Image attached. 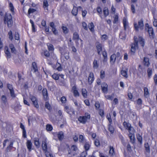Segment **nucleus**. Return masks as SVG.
Instances as JSON below:
<instances>
[{
	"mask_svg": "<svg viewBox=\"0 0 157 157\" xmlns=\"http://www.w3.org/2000/svg\"><path fill=\"white\" fill-rule=\"evenodd\" d=\"M139 41L140 44L143 47H144L145 44L144 39L141 36H139Z\"/></svg>",
	"mask_w": 157,
	"mask_h": 157,
	"instance_id": "20",
	"label": "nucleus"
},
{
	"mask_svg": "<svg viewBox=\"0 0 157 157\" xmlns=\"http://www.w3.org/2000/svg\"><path fill=\"white\" fill-rule=\"evenodd\" d=\"M96 47L98 54L99 55H100V52L102 51V44L99 42L97 43Z\"/></svg>",
	"mask_w": 157,
	"mask_h": 157,
	"instance_id": "10",
	"label": "nucleus"
},
{
	"mask_svg": "<svg viewBox=\"0 0 157 157\" xmlns=\"http://www.w3.org/2000/svg\"><path fill=\"white\" fill-rule=\"evenodd\" d=\"M113 95L112 94L111 95H108L105 96L106 98L108 99L112 100L113 98Z\"/></svg>",
	"mask_w": 157,
	"mask_h": 157,
	"instance_id": "54",
	"label": "nucleus"
},
{
	"mask_svg": "<svg viewBox=\"0 0 157 157\" xmlns=\"http://www.w3.org/2000/svg\"><path fill=\"white\" fill-rule=\"evenodd\" d=\"M104 14L105 17H107L109 15V10L107 8L105 7L103 10Z\"/></svg>",
	"mask_w": 157,
	"mask_h": 157,
	"instance_id": "29",
	"label": "nucleus"
},
{
	"mask_svg": "<svg viewBox=\"0 0 157 157\" xmlns=\"http://www.w3.org/2000/svg\"><path fill=\"white\" fill-rule=\"evenodd\" d=\"M82 27L84 28V29L85 30H88V28L87 27L86 24L85 22H83L82 23Z\"/></svg>",
	"mask_w": 157,
	"mask_h": 157,
	"instance_id": "57",
	"label": "nucleus"
},
{
	"mask_svg": "<svg viewBox=\"0 0 157 157\" xmlns=\"http://www.w3.org/2000/svg\"><path fill=\"white\" fill-rule=\"evenodd\" d=\"M32 145V143L31 140H27L26 145L27 149L29 151H30L31 150Z\"/></svg>",
	"mask_w": 157,
	"mask_h": 157,
	"instance_id": "13",
	"label": "nucleus"
},
{
	"mask_svg": "<svg viewBox=\"0 0 157 157\" xmlns=\"http://www.w3.org/2000/svg\"><path fill=\"white\" fill-rule=\"evenodd\" d=\"M123 125L127 129L131 126V125L129 123H127L125 121L124 122Z\"/></svg>",
	"mask_w": 157,
	"mask_h": 157,
	"instance_id": "36",
	"label": "nucleus"
},
{
	"mask_svg": "<svg viewBox=\"0 0 157 157\" xmlns=\"http://www.w3.org/2000/svg\"><path fill=\"white\" fill-rule=\"evenodd\" d=\"M84 147L86 150L87 151L89 149L90 145L88 143H86L84 146Z\"/></svg>",
	"mask_w": 157,
	"mask_h": 157,
	"instance_id": "51",
	"label": "nucleus"
},
{
	"mask_svg": "<svg viewBox=\"0 0 157 157\" xmlns=\"http://www.w3.org/2000/svg\"><path fill=\"white\" fill-rule=\"evenodd\" d=\"M88 27L91 31H92L93 30H94V24L92 22H91L90 23H89L88 24Z\"/></svg>",
	"mask_w": 157,
	"mask_h": 157,
	"instance_id": "32",
	"label": "nucleus"
},
{
	"mask_svg": "<svg viewBox=\"0 0 157 157\" xmlns=\"http://www.w3.org/2000/svg\"><path fill=\"white\" fill-rule=\"evenodd\" d=\"M59 49L61 53L62 56L61 57L62 58H64L63 56L65 57V59H68L69 58L68 56V53L66 52H65L64 49L62 48H59Z\"/></svg>",
	"mask_w": 157,
	"mask_h": 157,
	"instance_id": "5",
	"label": "nucleus"
},
{
	"mask_svg": "<svg viewBox=\"0 0 157 157\" xmlns=\"http://www.w3.org/2000/svg\"><path fill=\"white\" fill-rule=\"evenodd\" d=\"M42 94L44 97V98L45 100H46L48 99V94L46 88H44L42 91Z\"/></svg>",
	"mask_w": 157,
	"mask_h": 157,
	"instance_id": "15",
	"label": "nucleus"
},
{
	"mask_svg": "<svg viewBox=\"0 0 157 157\" xmlns=\"http://www.w3.org/2000/svg\"><path fill=\"white\" fill-rule=\"evenodd\" d=\"M73 93H74V95L75 96H79V93L78 92V91L77 90H74Z\"/></svg>",
	"mask_w": 157,
	"mask_h": 157,
	"instance_id": "63",
	"label": "nucleus"
},
{
	"mask_svg": "<svg viewBox=\"0 0 157 157\" xmlns=\"http://www.w3.org/2000/svg\"><path fill=\"white\" fill-rule=\"evenodd\" d=\"M90 115L86 113L84 116H80L78 118V121L82 124H85L87 121V120L90 119Z\"/></svg>",
	"mask_w": 157,
	"mask_h": 157,
	"instance_id": "4",
	"label": "nucleus"
},
{
	"mask_svg": "<svg viewBox=\"0 0 157 157\" xmlns=\"http://www.w3.org/2000/svg\"><path fill=\"white\" fill-rule=\"evenodd\" d=\"M52 78L55 80H58L59 78V75L56 73H54L52 75Z\"/></svg>",
	"mask_w": 157,
	"mask_h": 157,
	"instance_id": "42",
	"label": "nucleus"
},
{
	"mask_svg": "<svg viewBox=\"0 0 157 157\" xmlns=\"http://www.w3.org/2000/svg\"><path fill=\"white\" fill-rule=\"evenodd\" d=\"M60 101L62 103H66L67 101L66 98L64 96H63L61 98Z\"/></svg>",
	"mask_w": 157,
	"mask_h": 157,
	"instance_id": "48",
	"label": "nucleus"
},
{
	"mask_svg": "<svg viewBox=\"0 0 157 157\" xmlns=\"http://www.w3.org/2000/svg\"><path fill=\"white\" fill-rule=\"evenodd\" d=\"M123 23L124 27V29L125 30L126 29V27L128 25V22L126 18H124L123 19Z\"/></svg>",
	"mask_w": 157,
	"mask_h": 157,
	"instance_id": "39",
	"label": "nucleus"
},
{
	"mask_svg": "<svg viewBox=\"0 0 157 157\" xmlns=\"http://www.w3.org/2000/svg\"><path fill=\"white\" fill-rule=\"evenodd\" d=\"M73 39L75 40H78L79 39V36L77 33H74L73 34Z\"/></svg>",
	"mask_w": 157,
	"mask_h": 157,
	"instance_id": "34",
	"label": "nucleus"
},
{
	"mask_svg": "<svg viewBox=\"0 0 157 157\" xmlns=\"http://www.w3.org/2000/svg\"><path fill=\"white\" fill-rule=\"evenodd\" d=\"M144 96L145 98H147L149 94L148 90L147 87H145L144 88Z\"/></svg>",
	"mask_w": 157,
	"mask_h": 157,
	"instance_id": "22",
	"label": "nucleus"
},
{
	"mask_svg": "<svg viewBox=\"0 0 157 157\" xmlns=\"http://www.w3.org/2000/svg\"><path fill=\"white\" fill-rule=\"evenodd\" d=\"M100 77L101 78H103L105 77V72L104 71L101 70L100 72Z\"/></svg>",
	"mask_w": 157,
	"mask_h": 157,
	"instance_id": "58",
	"label": "nucleus"
},
{
	"mask_svg": "<svg viewBox=\"0 0 157 157\" xmlns=\"http://www.w3.org/2000/svg\"><path fill=\"white\" fill-rule=\"evenodd\" d=\"M62 29L63 32L64 34H66L68 33V29L66 27L63 26L62 27Z\"/></svg>",
	"mask_w": 157,
	"mask_h": 157,
	"instance_id": "38",
	"label": "nucleus"
},
{
	"mask_svg": "<svg viewBox=\"0 0 157 157\" xmlns=\"http://www.w3.org/2000/svg\"><path fill=\"white\" fill-rule=\"evenodd\" d=\"M118 15H116L114 17V20L113 21L114 24L117 23L118 21Z\"/></svg>",
	"mask_w": 157,
	"mask_h": 157,
	"instance_id": "53",
	"label": "nucleus"
},
{
	"mask_svg": "<svg viewBox=\"0 0 157 157\" xmlns=\"http://www.w3.org/2000/svg\"><path fill=\"white\" fill-rule=\"evenodd\" d=\"M35 144L36 146L39 147L40 146V142L39 139L38 138H36L34 140Z\"/></svg>",
	"mask_w": 157,
	"mask_h": 157,
	"instance_id": "41",
	"label": "nucleus"
},
{
	"mask_svg": "<svg viewBox=\"0 0 157 157\" xmlns=\"http://www.w3.org/2000/svg\"><path fill=\"white\" fill-rule=\"evenodd\" d=\"M48 49L49 51H53L54 50L53 46L52 44L48 43L47 44Z\"/></svg>",
	"mask_w": 157,
	"mask_h": 157,
	"instance_id": "25",
	"label": "nucleus"
},
{
	"mask_svg": "<svg viewBox=\"0 0 157 157\" xmlns=\"http://www.w3.org/2000/svg\"><path fill=\"white\" fill-rule=\"evenodd\" d=\"M125 35L124 33L121 32L119 34V37L120 38L122 39H125Z\"/></svg>",
	"mask_w": 157,
	"mask_h": 157,
	"instance_id": "40",
	"label": "nucleus"
},
{
	"mask_svg": "<svg viewBox=\"0 0 157 157\" xmlns=\"http://www.w3.org/2000/svg\"><path fill=\"white\" fill-rule=\"evenodd\" d=\"M77 147L76 146L74 145L72 146L71 147V149L68 150V155L71 154V151H76L77 150Z\"/></svg>",
	"mask_w": 157,
	"mask_h": 157,
	"instance_id": "19",
	"label": "nucleus"
},
{
	"mask_svg": "<svg viewBox=\"0 0 157 157\" xmlns=\"http://www.w3.org/2000/svg\"><path fill=\"white\" fill-rule=\"evenodd\" d=\"M138 39L136 37H134V41L131 44L130 51L131 53L134 54L136 49L138 48Z\"/></svg>",
	"mask_w": 157,
	"mask_h": 157,
	"instance_id": "2",
	"label": "nucleus"
},
{
	"mask_svg": "<svg viewBox=\"0 0 157 157\" xmlns=\"http://www.w3.org/2000/svg\"><path fill=\"white\" fill-rule=\"evenodd\" d=\"M42 147L43 150L45 151H47V145L46 143V139L44 140L42 142Z\"/></svg>",
	"mask_w": 157,
	"mask_h": 157,
	"instance_id": "16",
	"label": "nucleus"
},
{
	"mask_svg": "<svg viewBox=\"0 0 157 157\" xmlns=\"http://www.w3.org/2000/svg\"><path fill=\"white\" fill-rule=\"evenodd\" d=\"M137 139L138 141L140 144L142 143V136L139 134H138L136 135Z\"/></svg>",
	"mask_w": 157,
	"mask_h": 157,
	"instance_id": "31",
	"label": "nucleus"
},
{
	"mask_svg": "<svg viewBox=\"0 0 157 157\" xmlns=\"http://www.w3.org/2000/svg\"><path fill=\"white\" fill-rule=\"evenodd\" d=\"M9 6L10 7V10L12 12V13H14V8L13 6V4L11 2H10L9 3Z\"/></svg>",
	"mask_w": 157,
	"mask_h": 157,
	"instance_id": "33",
	"label": "nucleus"
},
{
	"mask_svg": "<svg viewBox=\"0 0 157 157\" xmlns=\"http://www.w3.org/2000/svg\"><path fill=\"white\" fill-rule=\"evenodd\" d=\"M154 80L156 85H157V75H155L154 77Z\"/></svg>",
	"mask_w": 157,
	"mask_h": 157,
	"instance_id": "64",
	"label": "nucleus"
},
{
	"mask_svg": "<svg viewBox=\"0 0 157 157\" xmlns=\"http://www.w3.org/2000/svg\"><path fill=\"white\" fill-rule=\"evenodd\" d=\"M30 98L32 101L34 106L36 108H38L39 107V105L38 104L37 101H36V98L34 96H30Z\"/></svg>",
	"mask_w": 157,
	"mask_h": 157,
	"instance_id": "9",
	"label": "nucleus"
},
{
	"mask_svg": "<svg viewBox=\"0 0 157 157\" xmlns=\"http://www.w3.org/2000/svg\"><path fill=\"white\" fill-rule=\"evenodd\" d=\"M94 80V74L93 73H90L88 77V83L91 84Z\"/></svg>",
	"mask_w": 157,
	"mask_h": 157,
	"instance_id": "14",
	"label": "nucleus"
},
{
	"mask_svg": "<svg viewBox=\"0 0 157 157\" xmlns=\"http://www.w3.org/2000/svg\"><path fill=\"white\" fill-rule=\"evenodd\" d=\"M58 138L60 140H62L64 138V134L63 132H59L57 135Z\"/></svg>",
	"mask_w": 157,
	"mask_h": 157,
	"instance_id": "23",
	"label": "nucleus"
},
{
	"mask_svg": "<svg viewBox=\"0 0 157 157\" xmlns=\"http://www.w3.org/2000/svg\"><path fill=\"white\" fill-rule=\"evenodd\" d=\"M143 63L145 66L148 67L150 64L149 59H143Z\"/></svg>",
	"mask_w": 157,
	"mask_h": 157,
	"instance_id": "27",
	"label": "nucleus"
},
{
	"mask_svg": "<svg viewBox=\"0 0 157 157\" xmlns=\"http://www.w3.org/2000/svg\"><path fill=\"white\" fill-rule=\"evenodd\" d=\"M128 136L129 137L131 140V142L133 143L134 142V135L131 133L128 134Z\"/></svg>",
	"mask_w": 157,
	"mask_h": 157,
	"instance_id": "28",
	"label": "nucleus"
},
{
	"mask_svg": "<svg viewBox=\"0 0 157 157\" xmlns=\"http://www.w3.org/2000/svg\"><path fill=\"white\" fill-rule=\"evenodd\" d=\"M99 62V60L94 59L93 62V67L95 69H97L98 67Z\"/></svg>",
	"mask_w": 157,
	"mask_h": 157,
	"instance_id": "18",
	"label": "nucleus"
},
{
	"mask_svg": "<svg viewBox=\"0 0 157 157\" xmlns=\"http://www.w3.org/2000/svg\"><path fill=\"white\" fill-rule=\"evenodd\" d=\"M82 94L83 97L86 98L87 97V92L85 89H82Z\"/></svg>",
	"mask_w": 157,
	"mask_h": 157,
	"instance_id": "26",
	"label": "nucleus"
},
{
	"mask_svg": "<svg viewBox=\"0 0 157 157\" xmlns=\"http://www.w3.org/2000/svg\"><path fill=\"white\" fill-rule=\"evenodd\" d=\"M36 11V10L33 8H29L28 10V14H30L31 13H33Z\"/></svg>",
	"mask_w": 157,
	"mask_h": 157,
	"instance_id": "55",
	"label": "nucleus"
},
{
	"mask_svg": "<svg viewBox=\"0 0 157 157\" xmlns=\"http://www.w3.org/2000/svg\"><path fill=\"white\" fill-rule=\"evenodd\" d=\"M147 32L150 37L151 38L153 39L154 37V33L153 32V28L151 27L149 28L147 30Z\"/></svg>",
	"mask_w": 157,
	"mask_h": 157,
	"instance_id": "11",
	"label": "nucleus"
},
{
	"mask_svg": "<svg viewBox=\"0 0 157 157\" xmlns=\"http://www.w3.org/2000/svg\"><path fill=\"white\" fill-rule=\"evenodd\" d=\"M4 23L7 24L8 27H11L13 24V21L12 15L10 14H6L5 16L4 19Z\"/></svg>",
	"mask_w": 157,
	"mask_h": 157,
	"instance_id": "1",
	"label": "nucleus"
},
{
	"mask_svg": "<svg viewBox=\"0 0 157 157\" xmlns=\"http://www.w3.org/2000/svg\"><path fill=\"white\" fill-rule=\"evenodd\" d=\"M144 69L142 68L141 65H139L138 69V71L137 75L140 77H141L144 75Z\"/></svg>",
	"mask_w": 157,
	"mask_h": 157,
	"instance_id": "6",
	"label": "nucleus"
},
{
	"mask_svg": "<svg viewBox=\"0 0 157 157\" xmlns=\"http://www.w3.org/2000/svg\"><path fill=\"white\" fill-rule=\"evenodd\" d=\"M123 55L120 54L119 52H117L116 54H113L111 56L110 59H121Z\"/></svg>",
	"mask_w": 157,
	"mask_h": 157,
	"instance_id": "8",
	"label": "nucleus"
},
{
	"mask_svg": "<svg viewBox=\"0 0 157 157\" xmlns=\"http://www.w3.org/2000/svg\"><path fill=\"white\" fill-rule=\"evenodd\" d=\"M13 142H11L10 143L9 145L7 147L6 150L7 152L10 151L13 148Z\"/></svg>",
	"mask_w": 157,
	"mask_h": 157,
	"instance_id": "35",
	"label": "nucleus"
},
{
	"mask_svg": "<svg viewBox=\"0 0 157 157\" xmlns=\"http://www.w3.org/2000/svg\"><path fill=\"white\" fill-rule=\"evenodd\" d=\"M45 107L48 110H50L51 109V106L49 103L48 102H46L45 103Z\"/></svg>",
	"mask_w": 157,
	"mask_h": 157,
	"instance_id": "46",
	"label": "nucleus"
},
{
	"mask_svg": "<svg viewBox=\"0 0 157 157\" xmlns=\"http://www.w3.org/2000/svg\"><path fill=\"white\" fill-rule=\"evenodd\" d=\"M7 86L8 88L10 91V95L11 97L14 98L15 97V94H14V90L13 88L12 85L10 84H7Z\"/></svg>",
	"mask_w": 157,
	"mask_h": 157,
	"instance_id": "7",
	"label": "nucleus"
},
{
	"mask_svg": "<svg viewBox=\"0 0 157 157\" xmlns=\"http://www.w3.org/2000/svg\"><path fill=\"white\" fill-rule=\"evenodd\" d=\"M143 22V19H141L138 21V25H137L136 22H135L134 23V25L135 29L136 31H138L139 28H140L141 30L143 29V27L144 26Z\"/></svg>",
	"mask_w": 157,
	"mask_h": 157,
	"instance_id": "3",
	"label": "nucleus"
},
{
	"mask_svg": "<svg viewBox=\"0 0 157 157\" xmlns=\"http://www.w3.org/2000/svg\"><path fill=\"white\" fill-rule=\"evenodd\" d=\"M97 12L99 14H101L102 13V10L100 7L99 6L98 7L97 9Z\"/></svg>",
	"mask_w": 157,
	"mask_h": 157,
	"instance_id": "62",
	"label": "nucleus"
},
{
	"mask_svg": "<svg viewBox=\"0 0 157 157\" xmlns=\"http://www.w3.org/2000/svg\"><path fill=\"white\" fill-rule=\"evenodd\" d=\"M147 73L148 77L150 78L152 74V70L151 68H148L147 70Z\"/></svg>",
	"mask_w": 157,
	"mask_h": 157,
	"instance_id": "43",
	"label": "nucleus"
},
{
	"mask_svg": "<svg viewBox=\"0 0 157 157\" xmlns=\"http://www.w3.org/2000/svg\"><path fill=\"white\" fill-rule=\"evenodd\" d=\"M102 91L103 93H107L108 91V87H101Z\"/></svg>",
	"mask_w": 157,
	"mask_h": 157,
	"instance_id": "49",
	"label": "nucleus"
},
{
	"mask_svg": "<svg viewBox=\"0 0 157 157\" xmlns=\"http://www.w3.org/2000/svg\"><path fill=\"white\" fill-rule=\"evenodd\" d=\"M8 34L9 35V39L12 40L13 38V36H12V32L11 31H10L8 33Z\"/></svg>",
	"mask_w": 157,
	"mask_h": 157,
	"instance_id": "56",
	"label": "nucleus"
},
{
	"mask_svg": "<svg viewBox=\"0 0 157 157\" xmlns=\"http://www.w3.org/2000/svg\"><path fill=\"white\" fill-rule=\"evenodd\" d=\"M94 144L96 146L98 147L100 145V142L98 140L96 139L94 141Z\"/></svg>",
	"mask_w": 157,
	"mask_h": 157,
	"instance_id": "59",
	"label": "nucleus"
},
{
	"mask_svg": "<svg viewBox=\"0 0 157 157\" xmlns=\"http://www.w3.org/2000/svg\"><path fill=\"white\" fill-rule=\"evenodd\" d=\"M128 68H126L125 70H122L121 71V74L125 78H128Z\"/></svg>",
	"mask_w": 157,
	"mask_h": 157,
	"instance_id": "12",
	"label": "nucleus"
},
{
	"mask_svg": "<svg viewBox=\"0 0 157 157\" xmlns=\"http://www.w3.org/2000/svg\"><path fill=\"white\" fill-rule=\"evenodd\" d=\"M48 6V1L47 0H44L43 7L44 8L47 7Z\"/></svg>",
	"mask_w": 157,
	"mask_h": 157,
	"instance_id": "45",
	"label": "nucleus"
},
{
	"mask_svg": "<svg viewBox=\"0 0 157 157\" xmlns=\"http://www.w3.org/2000/svg\"><path fill=\"white\" fill-rule=\"evenodd\" d=\"M77 13H78L77 9L76 8H74L72 11V14L73 15H74L75 16H76L77 14Z\"/></svg>",
	"mask_w": 157,
	"mask_h": 157,
	"instance_id": "44",
	"label": "nucleus"
},
{
	"mask_svg": "<svg viewBox=\"0 0 157 157\" xmlns=\"http://www.w3.org/2000/svg\"><path fill=\"white\" fill-rule=\"evenodd\" d=\"M64 109L68 113L71 114L70 113V112H71L73 113H74V112L73 111V109L71 108H69L68 106L65 105V106Z\"/></svg>",
	"mask_w": 157,
	"mask_h": 157,
	"instance_id": "17",
	"label": "nucleus"
},
{
	"mask_svg": "<svg viewBox=\"0 0 157 157\" xmlns=\"http://www.w3.org/2000/svg\"><path fill=\"white\" fill-rule=\"evenodd\" d=\"M45 153L47 157H53L52 154L47 151H45Z\"/></svg>",
	"mask_w": 157,
	"mask_h": 157,
	"instance_id": "50",
	"label": "nucleus"
},
{
	"mask_svg": "<svg viewBox=\"0 0 157 157\" xmlns=\"http://www.w3.org/2000/svg\"><path fill=\"white\" fill-rule=\"evenodd\" d=\"M1 99L2 102L5 104L7 101L6 97L5 95H2L1 97Z\"/></svg>",
	"mask_w": 157,
	"mask_h": 157,
	"instance_id": "37",
	"label": "nucleus"
},
{
	"mask_svg": "<svg viewBox=\"0 0 157 157\" xmlns=\"http://www.w3.org/2000/svg\"><path fill=\"white\" fill-rule=\"evenodd\" d=\"M32 67L34 71V72H35L38 71V70L36 65V63L35 62H33L32 64Z\"/></svg>",
	"mask_w": 157,
	"mask_h": 157,
	"instance_id": "21",
	"label": "nucleus"
},
{
	"mask_svg": "<svg viewBox=\"0 0 157 157\" xmlns=\"http://www.w3.org/2000/svg\"><path fill=\"white\" fill-rule=\"evenodd\" d=\"M144 145L147 152L148 153H150V148L148 144L147 143H145Z\"/></svg>",
	"mask_w": 157,
	"mask_h": 157,
	"instance_id": "24",
	"label": "nucleus"
},
{
	"mask_svg": "<svg viewBox=\"0 0 157 157\" xmlns=\"http://www.w3.org/2000/svg\"><path fill=\"white\" fill-rule=\"evenodd\" d=\"M15 39L16 40H18L19 39V36L18 33L15 32Z\"/></svg>",
	"mask_w": 157,
	"mask_h": 157,
	"instance_id": "60",
	"label": "nucleus"
},
{
	"mask_svg": "<svg viewBox=\"0 0 157 157\" xmlns=\"http://www.w3.org/2000/svg\"><path fill=\"white\" fill-rule=\"evenodd\" d=\"M109 130L112 134L114 132V129L113 128L112 126L109 125Z\"/></svg>",
	"mask_w": 157,
	"mask_h": 157,
	"instance_id": "52",
	"label": "nucleus"
},
{
	"mask_svg": "<svg viewBox=\"0 0 157 157\" xmlns=\"http://www.w3.org/2000/svg\"><path fill=\"white\" fill-rule=\"evenodd\" d=\"M46 129L47 131H52V126L50 124H47L46 125Z\"/></svg>",
	"mask_w": 157,
	"mask_h": 157,
	"instance_id": "47",
	"label": "nucleus"
},
{
	"mask_svg": "<svg viewBox=\"0 0 157 157\" xmlns=\"http://www.w3.org/2000/svg\"><path fill=\"white\" fill-rule=\"evenodd\" d=\"M79 140L81 142H83L84 140L83 136L82 135H80L79 136Z\"/></svg>",
	"mask_w": 157,
	"mask_h": 157,
	"instance_id": "61",
	"label": "nucleus"
},
{
	"mask_svg": "<svg viewBox=\"0 0 157 157\" xmlns=\"http://www.w3.org/2000/svg\"><path fill=\"white\" fill-rule=\"evenodd\" d=\"M5 53L6 56L9 57V58H10V52L9 51L8 48L7 47H6L5 48Z\"/></svg>",
	"mask_w": 157,
	"mask_h": 157,
	"instance_id": "30",
	"label": "nucleus"
}]
</instances>
